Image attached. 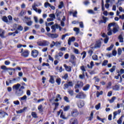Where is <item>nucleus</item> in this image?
Instances as JSON below:
<instances>
[{"instance_id":"nucleus-55","label":"nucleus","mask_w":124,"mask_h":124,"mask_svg":"<svg viewBox=\"0 0 124 124\" xmlns=\"http://www.w3.org/2000/svg\"><path fill=\"white\" fill-rule=\"evenodd\" d=\"M112 56H114V57H116L117 56V51L115 50H114L112 51Z\"/></svg>"},{"instance_id":"nucleus-5","label":"nucleus","mask_w":124,"mask_h":124,"mask_svg":"<svg viewBox=\"0 0 124 124\" xmlns=\"http://www.w3.org/2000/svg\"><path fill=\"white\" fill-rule=\"evenodd\" d=\"M24 19L26 22L27 26L31 27L32 25V21H31V19L28 16H25Z\"/></svg>"},{"instance_id":"nucleus-10","label":"nucleus","mask_w":124,"mask_h":124,"mask_svg":"<svg viewBox=\"0 0 124 124\" xmlns=\"http://www.w3.org/2000/svg\"><path fill=\"white\" fill-rule=\"evenodd\" d=\"M21 53H22V56H23V57H24V58H27L29 57V53L28 50H25L24 51H23V49H22Z\"/></svg>"},{"instance_id":"nucleus-58","label":"nucleus","mask_w":124,"mask_h":124,"mask_svg":"<svg viewBox=\"0 0 124 124\" xmlns=\"http://www.w3.org/2000/svg\"><path fill=\"white\" fill-rule=\"evenodd\" d=\"M123 120V118L121 117L117 121V124H122V121Z\"/></svg>"},{"instance_id":"nucleus-8","label":"nucleus","mask_w":124,"mask_h":124,"mask_svg":"<svg viewBox=\"0 0 124 124\" xmlns=\"http://www.w3.org/2000/svg\"><path fill=\"white\" fill-rule=\"evenodd\" d=\"M58 116H60V117L62 118V119H63V120H66L67 119L66 117H64V114H63V111L62 109H61L59 111H58L57 112Z\"/></svg>"},{"instance_id":"nucleus-51","label":"nucleus","mask_w":124,"mask_h":124,"mask_svg":"<svg viewBox=\"0 0 124 124\" xmlns=\"http://www.w3.org/2000/svg\"><path fill=\"white\" fill-rule=\"evenodd\" d=\"M63 7V2L62 1H61L60 2V5H59V8L61 9V8H62Z\"/></svg>"},{"instance_id":"nucleus-9","label":"nucleus","mask_w":124,"mask_h":124,"mask_svg":"<svg viewBox=\"0 0 124 124\" xmlns=\"http://www.w3.org/2000/svg\"><path fill=\"white\" fill-rule=\"evenodd\" d=\"M84 86V83L82 81H78L77 84H76L75 86V89H79V88H82Z\"/></svg>"},{"instance_id":"nucleus-45","label":"nucleus","mask_w":124,"mask_h":124,"mask_svg":"<svg viewBox=\"0 0 124 124\" xmlns=\"http://www.w3.org/2000/svg\"><path fill=\"white\" fill-rule=\"evenodd\" d=\"M56 82L58 84V85H61V78H57L56 80Z\"/></svg>"},{"instance_id":"nucleus-46","label":"nucleus","mask_w":124,"mask_h":124,"mask_svg":"<svg viewBox=\"0 0 124 124\" xmlns=\"http://www.w3.org/2000/svg\"><path fill=\"white\" fill-rule=\"evenodd\" d=\"M69 108H70V106H67L64 107L63 110L65 111H68V110H69Z\"/></svg>"},{"instance_id":"nucleus-16","label":"nucleus","mask_w":124,"mask_h":124,"mask_svg":"<svg viewBox=\"0 0 124 124\" xmlns=\"http://www.w3.org/2000/svg\"><path fill=\"white\" fill-rule=\"evenodd\" d=\"M122 112V109H119L117 111H114L113 112V120H115L116 119V117L117 115H120L121 114V112Z\"/></svg>"},{"instance_id":"nucleus-15","label":"nucleus","mask_w":124,"mask_h":124,"mask_svg":"<svg viewBox=\"0 0 124 124\" xmlns=\"http://www.w3.org/2000/svg\"><path fill=\"white\" fill-rule=\"evenodd\" d=\"M58 28H60V25L58 24H55L51 26V29L52 32H56V29H58Z\"/></svg>"},{"instance_id":"nucleus-23","label":"nucleus","mask_w":124,"mask_h":124,"mask_svg":"<svg viewBox=\"0 0 124 124\" xmlns=\"http://www.w3.org/2000/svg\"><path fill=\"white\" fill-rule=\"evenodd\" d=\"M59 100H62V98L61 97V95L57 94L56 96V99L54 100V101L58 102Z\"/></svg>"},{"instance_id":"nucleus-56","label":"nucleus","mask_w":124,"mask_h":124,"mask_svg":"<svg viewBox=\"0 0 124 124\" xmlns=\"http://www.w3.org/2000/svg\"><path fill=\"white\" fill-rule=\"evenodd\" d=\"M46 31H50V28H49L48 27V26H49L47 24V22H46Z\"/></svg>"},{"instance_id":"nucleus-52","label":"nucleus","mask_w":124,"mask_h":124,"mask_svg":"<svg viewBox=\"0 0 124 124\" xmlns=\"http://www.w3.org/2000/svg\"><path fill=\"white\" fill-rule=\"evenodd\" d=\"M95 109L96 110H99V108H100V103L98 104V105H96L95 107Z\"/></svg>"},{"instance_id":"nucleus-35","label":"nucleus","mask_w":124,"mask_h":124,"mask_svg":"<svg viewBox=\"0 0 124 124\" xmlns=\"http://www.w3.org/2000/svg\"><path fill=\"white\" fill-rule=\"evenodd\" d=\"M103 94V92L101 91L100 93L99 92H96L97 97H99V95H102Z\"/></svg>"},{"instance_id":"nucleus-63","label":"nucleus","mask_w":124,"mask_h":124,"mask_svg":"<svg viewBox=\"0 0 124 124\" xmlns=\"http://www.w3.org/2000/svg\"><path fill=\"white\" fill-rule=\"evenodd\" d=\"M55 46H56L57 47H58V46H61V42H55Z\"/></svg>"},{"instance_id":"nucleus-6","label":"nucleus","mask_w":124,"mask_h":124,"mask_svg":"<svg viewBox=\"0 0 124 124\" xmlns=\"http://www.w3.org/2000/svg\"><path fill=\"white\" fill-rule=\"evenodd\" d=\"M73 84L72 83V82L69 81L67 83H65L63 85V90H66V89H68L69 87H73Z\"/></svg>"},{"instance_id":"nucleus-18","label":"nucleus","mask_w":124,"mask_h":124,"mask_svg":"<svg viewBox=\"0 0 124 124\" xmlns=\"http://www.w3.org/2000/svg\"><path fill=\"white\" fill-rule=\"evenodd\" d=\"M75 41V37H72L69 38L68 40V45H71V42H74Z\"/></svg>"},{"instance_id":"nucleus-53","label":"nucleus","mask_w":124,"mask_h":124,"mask_svg":"<svg viewBox=\"0 0 124 124\" xmlns=\"http://www.w3.org/2000/svg\"><path fill=\"white\" fill-rule=\"evenodd\" d=\"M32 8L33 10H34V11H35V10H37V8L35 6V3H34L33 5H32Z\"/></svg>"},{"instance_id":"nucleus-62","label":"nucleus","mask_w":124,"mask_h":124,"mask_svg":"<svg viewBox=\"0 0 124 124\" xmlns=\"http://www.w3.org/2000/svg\"><path fill=\"white\" fill-rule=\"evenodd\" d=\"M1 69H3V70H7L8 69L7 67H6L5 65H2L1 66Z\"/></svg>"},{"instance_id":"nucleus-48","label":"nucleus","mask_w":124,"mask_h":124,"mask_svg":"<svg viewBox=\"0 0 124 124\" xmlns=\"http://www.w3.org/2000/svg\"><path fill=\"white\" fill-rule=\"evenodd\" d=\"M3 34H4V32L3 31H2V30L0 29V36H1V37H3Z\"/></svg>"},{"instance_id":"nucleus-50","label":"nucleus","mask_w":124,"mask_h":124,"mask_svg":"<svg viewBox=\"0 0 124 124\" xmlns=\"http://www.w3.org/2000/svg\"><path fill=\"white\" fill-rule=\"evenodd\" d=\"M38 109L39 111H40L41 112H42L43 111V109L42 108V105H40L38 106Z\"/></svg>"},{"instance_id":"nucleus-37","label":"nucleus","mask_w":124,"mask_h":124,"mask_svg":"<svg viewBox=\"0 0 124 124\" xmlns=\"http://www.w3.org/2000/svg\"><path fill=\"white\" fill-rule=\"evenodd\" d=\"M17 31H23V30H24V28H23V27H22V26L18 25L17 26Z\"/></svg>"},{"instance_id":"nucleus-61","label":"nucleus","mask_w":124,"mask_h":124,"mask_svg":"<svg viewBox=\"0 0 124 124\" xmlns=\"http://www.w3.org/2000/svg\"><path fill=\"white\" fill-rule=\"evenodd\" d=\"M88 13L90 14H95L93 10H89L88 11Z\"/></svg>"},{"instance_id":"nucleus-57","label":"nucleus","mask_w":124,"mask_h":124,"mask_svg":"<svg viewBox=\"0 0 124 124\" xmlns=\"http://www.w3.org/2000/svg\"><path fill=\"white\" fill-rule=\"evenodd\" d=\"M108 40H109V38L107 36L104 39V43L107 44L108 43Z\"/></svg>"},{"instance_id":"nucleus-21","label":"nucleus","mask_w":124,"mask_h":124,"mask_svg":"<svg viewBox=\"0 0 124 124\" xmlns=\"http://www.w3.org/2000/svg\"><path fill=\"white\" fill-rule=\"evenodd\" d=\"M118 39L119 40V42L121 43H123V42H124V37H123V35L122 34H120L118 36Z\"/></svg>"},{"instance_id":"nucleus-41","label":"nucleus","mask_w":124,"mask_h":124,"mask_svg":"<svg viewBox=\"0 0 124 124\" xmlns=\"http://www.w3.org/2000/svg\"><path fill=\"white\" fill-rule=\"evenodd\" d=\"M108 64V60H105L102 64V66H105V65H107Z\"/></svg>"},{"instance_id":"nucleus-4","label":"nucleus","mask_w":124,"mask_h":124,"mask_svg":"<svg viewBox=\"0 0 124 124\" xmlns=\"http://www.w3.org/2000/svg\"><path fill=\"white\" fill-rule=\"evenodd\" d=\"M77 105L78 108H82L85 106V102L82 100H78L77 101Z\"/></svg>"},{"instance_id":"nucleus-44","label":"nucleus","mask_w":124,"mask_h":124,"mask_svg":"<svg viewBox=\"0 0 124 124\" xmlns=\"http://www.w3.org/2000/svg\"><path fill=\"white\" fill-rule=\"evenodd\" d=\"M115 100H116V97L113 96L112 97L111 99L109 100V101L110 103H113V102H114V101H115Z\"/></svg>"},{"instance_id":"nucleus-12","label":"nucleus","mask_w":124,"mask_h":124,"mask_svg":"<svg viewBox=\"0 0 124 124\" xmlns=\"http://www.w3.org/2000/svg\"><path fill=\"white\" fill-rule=\"evenodd\" d=\"M111 24H109L108 27V35H112V28L111 27Z\"/></svg>"},{"instance_id":"nucleus-34","label":"nucleus","mask_w":124,"mask_h":124,"mask_svg":"<svg viewBox=\"0 0 124 124\" xmlns=\"http://www.w3.org/2000/svg\"><path fill=\"white\" fill-rule=\"evenodd\" d=\"M93 118V111H92L89 117V121H91Z\"/></svg>"},{"instance_id":"nucleus-39","label":"nucleus","mask_w":124,"mask_h":124,"mask_svg":"<svg viewBox=\"0 0 124 124\" xmlns=\"http://www.w3.org/2000/svg\"><path fill=\"white\" fill-rule=\"evenodd\" d=\"M2 20L4 22H5V23H9V22H8V19H7V17L6 16H3L2 17Z\"/></svg>"},{"instance_id":"nucleus-49","label":"nucleus","mask_w":124,"mask_h":124,"mask_svg":"<svg viewBox=\"0 0 124 124\" xmlns=\"http://www.w3.org/2000/svg\"><path fill=\"white\" fill-rule=\"evenodd\" d=\"M122 49L121 48H119L118 49V56H121L122 55Z\"/></svg>"},{"instance_id":"nucleus-27","label":"nucleus","mask_w":124,"mask_h":124,"mask_svg":"<svg viewBox=\"0 0 124 124\" xmlns=\"http://www.w3.org/2000/svg\"><path fill=\"white\" fill-rule=\"evenodd\" d=\"M31 116L33 117V118H34V119H37V114H36V112H31Z\"/></svg>"},{"instance_id":"nucleus-47","label":"nucleus","mask_w":124,"mask_h":124,"mask_svg":"<svg viewBox=\"0 0 124 124\" xmlns=\"http://www.w3.org/2000/svg\"><path fill=\"white\" fill-rule=\"evenodd\" d=\"M115 69H116V66H113L112 68L109 70V71L111 73H113L114 71H115Z\"/></svg>"},{"instance_id":"nucleus-54","label":"nucleus","mask_w":124,"mask_h":124,"mask_svg":"<svg viewBox=\"0 0 124 124\" xmlns=\"http://www.w3.org/2000/svg\"><path fill=\"white\" fill-rule=\"evenodd\" d=\"M71 59L73 60V61H75L76 60V57L75 56L74 54H71Z\"/></svg>"},{"instance_id":"nucleus-43","label":"nucleus","mask_w":124,"mask_h":124,"mask_svg":"<svg viewBox=\"0 0 124 124\" xmlns=\"http://www.w3.org/2000/svg\"><path fill=\"white\" fill-rule=\"evenodd\" d=\"M102 19L104 21V24H106V22H107V20H108V18L105 17L104 16H102Z\"/></svg>"},{"instance_id":"nucleus-1","label":"nucleus","mask_w":124,"mask_h":124,"mask_svg":"<svg viewBox=\"0 0 124 124\" xmlns=\"http://www.w3.org/2000/svg\"><path fill=\"white\" fill-rule=\"evenodd\" d=\"M109 25H110V27L112 28V32L113 33H116L119 31V25L117 23L113 22L109 23Z\"/></svg>"},{"instance_id":"nucleus-42","label":"nucleus","mask_w":124,"mask_h":124,"mask_svg":"<svg viewBox=\"0 0 124 124\" xmlns=\"http://www.w3.org/2000/svg\"><path fill=\"white\" fill-rule=\"evenodd\" d=\"M113 47H114V45L111 44L109 47L107 48V51H111L113 49Z\"/></svg>"},{"instance_id":"nucleus-13","label":"nucleus","mask_w":124,"mask_h":124,"mask_svg":"<svg viewBox=\"0 0 124 124\" xmlns=\"http://www.w3.org/2000/svg\"><path fill=\"white\" fill-rule=\"evenodd\" d=\"M70 124H78V120L76 118H72L70 120Z\"/></svg>"},{"instance_id":"nucleus-32","label":"nucleus","mask_w":124,"mask_h":124,"mask_svg":"<svg viewBox=\"0 0 124 124\" xmlns=\"http://www.w3.org/2000/svg\"><path fill=\"white\" fill-rule=\"evenodd\" d=\"M73 52L75 53V54H76L77 55H79V54H80V52H79V50L75 48L73 49Z\"/></svg>"},{"instance_id":"nucleus-11","label":"nucleus","mask_w":124,"mask_h":124,"mask_svg":"<svg viewBox=\"0 0 124 124\" xmlns=\"http://www.w3.org/2000/svg\"><path fill=\"white\" fill-rule=\"evenodd\" d=\"M79 115V112H78V110L77 109H73V111L71 112V116L72 117H77Z\"/></svg>"},{"instance_id":"nucleus-33","label":"nucleus","mask_w":124,"mask_h":124,"mask_svg":"<svg viewBox=\"0 0 124 124\" xmlns=\"http://www.w3.org/2000/svg\"><path fill=\"white\" fill-rule=\"evenodd\" d=\"M92 59L93 61H97V60H98V57H97V55L95 54L92 56Z\"/></svg>"},{"instance_id":"nucleus-19","label":"nucleus","mask_w":124,"mask_h":124,"mask_svg":"<svg viewBox=\"0 0 124 124\" xmlns=\"http://www.w3.org/2000/svg\"><path fill=\"white\" fill-rule=\"evenodd\" d=\"M21 87V84L17 83V84H16L13 86V89L14 90H16V91H18L20 87Z\"/></svg>"},{"instance_id":"nucleus-17","label":"nucleus","mask_w":124,"mask_h":124,"mask_svg":"<svg viewBox=\"0 0 124 124\" xmlns=\"http://www.w3.org/2000/svg\"><path fill=\"white\" fill-rule=\"evenodd\" d=\"M63 56V53L62 52H59V53L55 56V58L57 60L60 59V57H62Z\"/></svg>"},{"instance_id":"nucleus-30","label":"nucleus","mask_w":124,"mask_h":124,"mask_svg":"<svg viewBox=\"0 0 124 124\" xmlns=\"http://www.w3.org/2000/svg\"><path fill=\"white\" fill-rule=\"evenodd\" d=\"M112 89L114 91H119L120 90V86L119 85H115L112 87Z\"/></svg>"},{"instance_id":"nucleus-40","label":"nucleus","mask_w":124,"mask_h":124,"mask_svg":"<svg viewBox=\"0 0 124 124\" xmlns=\"http://www.w3.org/2000/svg\"><path fill=\"white\" fill-rule=\"evenodd\" d=\"M49 17H50V18L53 20V21H54V20H55V19H56L55 16L54 14H50L49 15Z\"/></svg>"},{"instance_id":"nucleus-24","label":"nucleus","mask_w":124,"mask_h":124,"mask_svg":"<svg viewBox=\"0 0 124 124\" xmlns=\"http://www.w3.org/2000/svg\"><path fill=\"white\" fill-rule=\"evenodd\" d=\"M101 46V43L100 42H97L94 46L95 48H100V47Z\"/></svg>"},{"instance_id":"nucleus-31","label":"nucleus","mask_w":124,"mask_h":124,"mask_svg":"<svg viewBox=\"0 0 124 124\" xmlns=\"http://www.w3.org/2000/svg\"><path fill=\"white\" fill-rule=\"evenodd\" d=\"M89 89H90V85L87 84L83 87V90L84 91H88Z\"/></svg>"},{"instance_id":"nucleus-2","label":"nucleus","mask_w":124,"mask_h":124,"mask_svg":"<svg viewBox=\"0 0 124 124\" xmlns=\"http://www.w3.org/2000/svg\"><path fill=\"white\" fill-rule=\"evenodd\" d=\"M38 46H41L42 47H46L50 45V43L46 40L39 41L37 42Z\"/></svg>"},{"instance_id":"nucleus-38","label":"nucleus","mask_w":124,"mask_h":124,"mask_svg":"<svg viewBox=\"0 0 124 124\" xmlns=\"http://www.w3.org/2000/svg\"><path fill=\"white\" fill-rule=\"evenodd\" d=\"M62 14V12H60L58 10H56V16L57 17H60V15Z\"/></svg>"},{"instance_id":"nucleus-3","label":"nucleus","mask_w":124,"mask_h":124,"mask_svg":"<svg viewBox=\"0 0 124 124\" xmlns=\"http://www.w3.org/2000/svg\"><path fill=\"white\" fill-rule=\"evenodd\" d=\"M86 96H87V95H86V94H85L83 92H80L76 96V98H79V99H84V98H86Z\"/></svg>"},{"instance_id":"nucleus-14","label":"nucleus","mask_w":124,"mask_h":124,"mask_svg":"<svg viewBox=\"0 0 124 124\" xmlns=\"http://www.w3.org/2000/svg\"><path fill=\"white\" fill-rule=\"evenodd\" d=\"M23 93H24V91L22 89H19L16 92V94L17 96H21V95H23Z\"/></svg>"},{"instance_id":"nucleus-7","label":"nucleus","mask_w":124,"mask_h":124,"mask_svg":"<svg viewBox=\"0 0 124 124\" xmlns=\"http://www.w3.org/2000/svg\"><path fill=\"white\" fill-rule=\"evenodd\" d=\"M38 54H39V52L37 50L34 49L31 51V55L33 58H37Z\"/></svg>"},{"instance_id":"nucleus-60","label":"nucleus","mask_w":124,"mask_h":124,"mask_svg":"<svg viewBox=\"0 0 124 124\" xmlns=\"http://www.w3.org/2000/svg\"><path fill=\"white\" fill-rule=\"evenodd\" d=\"M79 26L80 27V28H81V29L84 28V23H83V22H79Z\"/></svg>"},{"instance_id":"nucleus-36","label":"nucleus","mask_w":124,"mask_h":124,"mask_svg":"<svg viewBox=\"0 0 124 124\" xmlns=\"http://www.w3.org/2000/svg\"><path fill=\"white\" fill-rule=\"evenodd\" d=\"M80 69L83 71L82 74H85V72H86V69H85V66H81L80 67Z\"/></svg>"},{"instance_id":"nucleus-25","label":"nucleus","mask_w":124,"mask_h":124,"mask_svg":"<svg viewBox=\"0 0 124 124\" xmlns=\"http://www.w3.org/2000/svg\"><path fill=\"white\" fill-rule=\"evenodd\" d=\"M49 82L51 84H54L55 83V79H54V77L53 76H50Z\"/></svg>"},{"instance_id":"nucleus-29","label":"nucleus","mask_w":124,"mask_h":124,"mask_svg":"<svg viewBox=\"0 0 124 124\" xmlns=\"http://www.w3.org/2000/svg\"><path fill=\"white\" fill-rule=\"evenodd\" d=\"M27 98H28V97H27V95H25L23 97L20 98V100H21V101H26Z\"/></svg>"},{"instance_id":"nucleus-20","label":"nucleus","mask_w":124,"mask_h":124,"mask_svg":"<svg viewBox=\"0 0 124 124\" xmlns=\"http://www.w3.org/2000/svg\"><path fill=\"white\" fill-rule=\"evenodd\" d=\"M63 66L64 67H65L66 71H68L69 72H70V71H71V67L70 66H67L66 64H64L63 65Z\"/></svg>"},{"instance_id":"nucleus-59","label":"nucleus","mask_w":124,"mask_h":124,"mask_svg":"<svg viewBox=\"0 0 124 124\" xmlns=\"http://www.w3.org/2000/svg\"><path fill=\"white\" fill-rule=\"evenodd\" d=\"M24 14H25V12H24V11L22 10L20 13L19 16L20 17H22V16H24Z\"/></svg>"},{"instance_id":"nucleus-26","label":"nucleus","mask_w":124,"mask_h":124,"mask_svg":"<svg viewBox=\"0 0 124 124\" xmlns=\"http://www.w3.org/2000/svg\"><path fill=\"white\" fill-rule=\"evenodd\" d=\"M74 31L76 32V34H78V33H80V29L78 28H74Z\"/></svg>"},{"instance_id":"nucleus-64","label":"nucleus","mask_w":124,"mask_h":124,"mask_svg":"<svg viewBox=\"0 0 124 124\" xmlns=\"http://www.w3.org/2000/svg\"><path fill=\"white\" fill-rule=\"evenodd\" d=\"M50 3H48V2H46V3H45V7L46 8H47V6H48V7L50 6Z\"/></svg>"},{"instance_id":"nucleus-22","label":"nucleus","mask_w":124,"mask_h":124,"mask_svg":"<svg viewBox=\"0 0 124 124\" xmlns=\"http://www.w3.org/2000/svg\"><path fill=\"white\" fill-rule=\"evenodd\" d=\"M26 110H27V108H24L22 109H20L18 111H16V113L17 114H22V113H24V112H25Z\"/></svg>"},{"instance_id":"nucleus-28","label":"nucleus","mask_w":124,"mask_h":124,"mask_svg":"<svg viewBox=\"0 0 124 124\" xmlns=\"http://www.w3.org/2000/svg\"><path fill=\"white\" fill-rule=\"evenodd\" d=\"M50 35L51 38H57L59 37V35L57 34H50Z\"/></svg>"}]
</instances>
